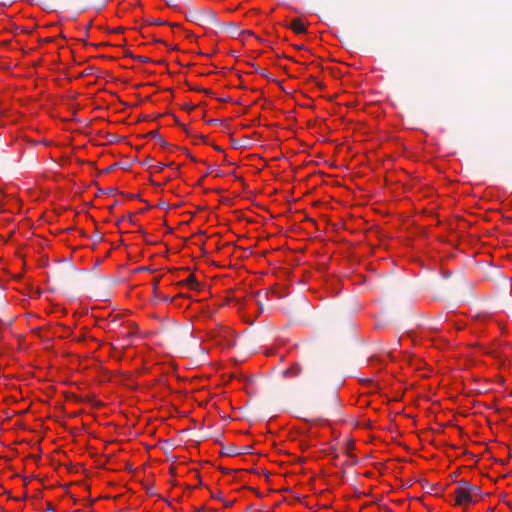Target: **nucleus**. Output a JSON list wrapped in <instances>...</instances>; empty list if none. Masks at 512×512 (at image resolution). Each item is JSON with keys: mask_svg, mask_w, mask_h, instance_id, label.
I'll list each match as a JSON object with an SVG mask.
<instances>
[{"mask_svg": "<svg viewBox=\"0 0 512 512\" xmlns=\"http://www.w3.org/2000/svg\"><path fill=\"white\" fill-rule=\"evenodd\" d=\"M481 490L479 486L473 485L468 481L460 480L458 487L454 491L455 505L467 506L475 503L480 497Z\"/></svg>", "mask_w": 512, "mask_h": 512, "instance_id": "obj_1", "label": "nucleus"}, {"mask_svg": "<svg viewBox=\"0 0 512 512\" xmlns=\"http://www.w3.org/2000/svg\"><path fill=\"white\" fill-rule=\"evenodd\" d=\"M314 371L312 368L304 369L300 363L295 362L290 367L282 371V376L286 379H297L303 378L309 380L314 377Z\"/></svg>", "mask_w": 512, "mask_h": 512, "instance_id": "obj_2", "label": "nucleus"}, {"mask_svg": "<svg viewBox=\"0 0 512 512\" xmlns=\"http://www.w3.org/2000/svg\"><path fill=\"white\" fill-rule=\"evenodd\" d=\"M204 20L211 25L219 26V27L225 29L232 37H236L240 33L238 23H236V22L221 23L218 21L214 11H211V10L207 11Z\"/></svg>", "mask_w": 512, "mask_h": 512, "instance_id": "obj_3", "label": "nucleus"}, {"mask_svg": "<svg viewBox=\"0 0 512 512\" xmlns=\"http://www.w3.org/2000/svg\"><path fill=\"white\" fill-rule=\"evenodd\" d=\"M290 28L296 33V34H303L307 31L306 25L302 22L301 19H294L292 20L290 24Z\"/></svg>", "mask_w": 512, "mask_h": 512, "instance_id": "obj_4", "label": "nucleus"}, {"mask_svg": "<svg viewBox=\"0 0 512 512\" xmlns=\"http://www.w3.org/2000/svg\"><path fill=\"white\" fill-rule=\"evenodd\" d=\"M182 283L188 285L192 289H199V283L194 274H190Z\"/></svg>", "mask_w": 512, "mask_h": 512, "instance_id": "obj_5", "label": "nucleus"}, {"mask_svg": "<svg viewBox=\"0 0 512 512\" xmlns=\"http://www.w3.org/2000/svg\"><path fill=\"white\" fill-rule=\"evenodd\" d=\"M151 138L155 139L156 143H159L161 146H166V141L162 138L157 130H153L149 133Z\"/></svg>", "mask_w": 512, "mask_h": 512, "instance_id": "obj_6", "label": "nucleus"}, {"mask_svg": "<svg viewBox=\"0 0 512 512\" xmlns=\"http://www.w3.org/2000/svg\"><path fill=\"white\" fill-rule=\"evenodd\" d=\"M148 23H149V24H152V25H164V24H167V22H166V21L161 20V19L151 20V21H149ZM168 25H169V23H168ZM170 26H171L172 28H175V27L179 28V27H180L178 24H170Z\"/></svg>", "mask_w": 512, "mask_h": 512, "instance_id": "obj_7", "label": "nucleus"}, {"mask_svg": "<svg viewBox=\"0 0 512 512\" xmlns=\"http://www.w3.org/2000/svg\"><path fill=\"white\" fill-rule=\"evenodd\" d=\"M186 18H187V20H189L191 22L199 24L200 21H202L204 17L201 15L191 14V15H187Z\"/></svg>", "mask_w": 512, "mask_h": 512, "instance_id": "obj_8", "label": "nucleus"}, {"mask_svg": "<svg viewBox=\"0 0 512 512\" xmlns=\"http://www.w3.org/2000/svg\"><path fill=\"white\" fill-rule=\"evenodd\" d=\"M240 452L237 450L236 447H231V448H228L227 449V452L226 454L227 455H230V456H233V455H238Z\"/></svg>", "mask_w": 512, "mask_h": 512, "instance_id": "obj_9", "label": "nucleus"}, {"mask_svg": "<svg viewBox=\"0 0 512 512\" xmlns=\"http://www.w3.org/2000/svg\"><path fill=\"white\" fill-rule=\"evenodd\" d=\"M184 32H185L186 38H188V39H194L195 38V35L193 34V32L188 31V30H184Z\"/></svg>", "mask_w": 512, "mask_h": 512, "instance_id": "obj_10", "label": "nucleus"}, {"mask_svg": "<svg viewBox=\"0 0 512 512\" xmlns=\"http://www.w3.org/2000/svg\"><path fill=\"white\" fill-rule=\"evenodd\" d=\"M138 61L140 62H148L149 59L147 57H144V56H138V57H135Z\"/></svg>", "mask_w": 512, "mask_h": 512, "instance_id": "obj_11", "label": "nucleus"}, {"mask_svg": "<svg viewBox=\"0 0 512 512\" xmlns=\"http://www.w3.org/2000/svg\"><path fill=\"white\" fill-rule=\"evenodd\" d=\"M165 167L166 165L160 162L156 165L158 171H162Z\"/></svg>", "mask_w": 512, "mask_h": 512, "instance_id": "obj_12", "label": "nucleus"}, {"mask_svg": "<svg viewBox=\"0 0 512 512\" xmlns=\"http://www.w3.org/2000/svg\"><path fill=\"white\" fill-rule=\"evenodd\" d=\"M232 505V502H226L225 506L230 507Z\"/></svg>", "mask_w": 512, "mask_h": 512, "instance_id": "obj_13", "label": "nucleus"}]
</instances>
